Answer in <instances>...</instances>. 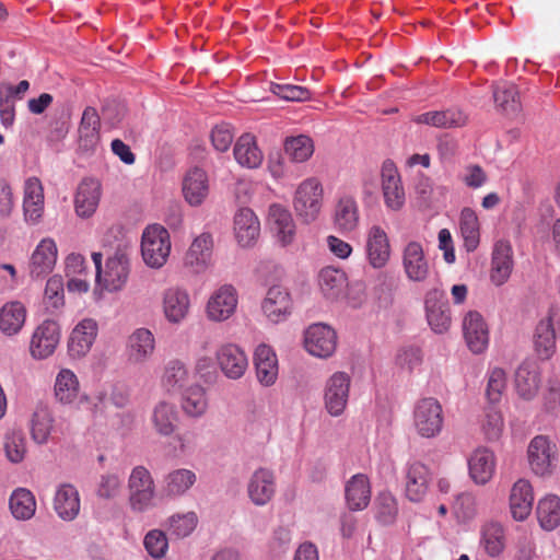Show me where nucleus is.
<instances>
[{
    "instance_id": "19",
    "label": "nucleus",
    "mask_w": 560,
    "mask_h": 560,
    "mask_svg": "<svg viewBox=\"0 0 560 560\" xmlns=\"http://www.w3.org/2000/svg\"><path fill=\"white\" fill-rule=\"evenodd\" d=\"M97 323L92 318L81 320L72 330L69 341L68 350L71 357H84L93 346L97 336Z\"/></svg>"
},
{
    "instance_id": "2",
    "label": "nucleus",
    "mask_w": 560,
    "mask_h": 560,
    "mask_svg": "<svg viewBox=\"0 0 560 560\" xmlns=\"http://www.w3.org/2000/svg\"><path fill=\"white\" fill-rule=\"evenodd\" d=\"M171 252L170 234L159 225L148 226L142 234L141 253L144 262L151 268H161Z\"/></svg>"
},
{
    "instance_id": "29",
    "label": "nucleus",
    "mask_w": 560,
    "mask_h": 560,
    "mask_svg": "<svg viewBox=\"0 0 560 560\" xmlns=\"http://www.w3.org/2000/svg\"><path fill=\"white\" fill-rule=\"evenodd\" d=\"M268 223L278 240L287 245L292 242L295 225L288 209L280 205H271L268 213Z\"/></svg>"
},
{
    "instance_id": "45",
    "label": "nucleus",
    "mask_w": 560,
    "mask_h": 560,
    "mask_svg": "<svg viewBox=\"0 0 560 560\" xmlns=\"http://www.w3.org/2000/svg\"><path fill=\"white\" fill-rule=\"evenodd\" d=\"M129 357L136 362H141L152 354L154 350V337L149 329L139 328L129 337Z\"/></svg>"
},
{
    "instance_id": "37",
    "label": "nucleus",
    "mask_w": 560,
    "mask_h": 560,
    "mask_svg": "<svg viewBox=\"0 0 560 560\" xmlns=\"http://www.w3.org/2000/svg\"><path fill=\"white\" fill-rule=\"evenodd\" d=\"M359 222L358 206L351 197L340 198L334 214L335 228L341 233L355 230Z\"/></svg>"
},
{
    "instance_id": "22",
    "label": "nucleus",
    "mask_w": 560,
    "mask_h": 560,
    "mask_svg": "<svg viewBox=\"0 0 560 560\" xmlns=\"http://www.w3.org/2000/svg\"><path fill=\"white\" fill-rule=\"evenodd\" d=\"M292 302L289 292L280 285L269 288L261 304L264 314L272 322L279 323L291 313Z\"/></svg>"
},
{
    "instance_id": "63",
    "label": "nucleus",
    "mask_w": 560,
    "mask_h": 560,
    "mask_svg": "<svg viewBox=\"0 0 560 560\" xmlns=\"http://www.w3.org/2000/svg\"><path fill=\"white\" fill-rule=\"evenodd\" d=\"M488 180L486 171L477 164L467 165L462 174V182L469 188L478 189Z\"/></svg>"
},
{
    "instance_id": "43",
    "label": "nucleus",
    "mask_w": 560,
    "mask_h": 560,
    "mask_svg": "<svg viewBox=\"0 0 560 560\" xmlns=\"http://www.w3.org/2000/svg\"><path fill=\"white\" fill-rule=\"evenodd\" d=\"M537 518L546 530H552L560 525V498L547 495L539 500L537 505Z\"/></svg>"
},
{
    "instance_id": "33",
    "label": "nucleus",
    "mask_w": 560,
    "mask_h": 560,
    "mask_svg": "<svg viewBox=\"0 0 560 560\" xmlns=\"http://www.w3.org/2000/svg\"><path fill=\"white\" fill-rule=\"evenodd\" d=\"M444 424L443 409L435 398L422 399V438H434Z\"/></svg>"
},
{
    "instance_id": "56",
    "label": "nucleus",
    "mask_w": 560,
    "mask_h": 560,
    "mask_svg": "<svg viewBox=\"0 0 560 560\" xmlns=\"http://www.w3.org/2000/svg\"><path fill=\"white\" fill-rule=\"evenodd\" d=\"M271 92L278 97L290 102H304L311 98V91L304 86L273 83Z\"/></svg>"
},
{
    "instance_id": "47",
    "label": "nucleus",
    "mask_w": 560,
    "mask_h": 560,
    "mask_svg": "<svg viewBox=\"0 0 560 560\" xmlns=\"http://www.w3.org/2000/svg\"><path fill=\"white\" fill-rule=\"evenodd\" d=\"M466 122L467 116L459 109H447L422 114V124H428L438 128L462 127Z\"/></svg>"
},
{
    "instance_id": "5",
    "label": "nucleus",
    "mask_w": 560,
    "mask_h": 560,
    "mask_svg": "<svg viewBox=\"0 0 560 560\" xmlns=\"http://www.w3.org/2000/svg\"><path fill=\"white\" fill-rule=\"evenodd\" d=\"M351 385V377L346 372H335L326 382L324 390V405L331 417L343 413Z\"/></svg>"
},
{
    "instance_id": "23",
    "label": "nucleus",
    "mask_w": 560,
    "mask_h": 560,
    "mask_svg": "<svg viewBox=\"0 0 560 560\" xmlns=\"http://www.w3.org/2000/svg\"><path fill=\"white\" fill-rule=\"evenodd\" d=\"M183 195L192 207L200 206L209 192L207 173L199 167L190 168L183 178Z\"/></svg>"
},
{
    "instance_id": "15",
    "label": "nucleus",
    "mask_w": 560,
    "mask_h": 560,
    "mask_svg": "<svg viewBox=\"0 0 560 560\" xmlns=\"http://www.w3.org/2000/svg\"><path fill=\"white\" fill-rule=\"evenodd\" d=\"M217 361L222 373L231 380L241 378L248 366L245 352L234 343L222 345L217 351Z\"/></svg>"
},
{
    "instance_id": "39",
    "label": "nucleus",
    "mask_w": 560,
    "mask_h": 560,
    "mask_svg": "<svg viewBox=\"0 0 560 560\" xmlns=\"http://www.w3.org/2000/svg\"><path fill=\"white\" fill-rule=\"evenodd\" d=\"M480 545L488 556L498 557L505 548V532L498 522H489L481 528Z\"/></svg>"
},
{
    "instance_id": "31",
    "label": "nucleus",
    "mask_w": 560,
    "mask_h": 560,
    "mask_svg": "<svg viewBox=\"0 0 560 560\" xmlns=\"http://www.w3.org/2000/svg\"><path fill=\"white\" fill-rule=\"evenodd\" d=\"M212 237L208 233H202L194 240L188 252L185 255V265L190 267L194 272L203 271L211 256Z\"/></svg>"
},
{
    "instance_id": "26",
    "label": "nucleus",
    "mask_w": 560,
    "mask_h": 560,
    "mask_svg": "<svg viewBox=\"0 0 560 560\" xmlns=\"http://www.w3.org/2000/svg\"><path fill=\"white\" fill-rule=\"evenodd\" d=\"M469 475L478 485H486L495 470L494 454L486 448L479 447L472 452L468 459Z\"/></svg>"
},
{
    "instance_id": "10",
    "label": "nucleus",
    "mask_w": 560,
    "mask_h": 560,
    "mask_svg": "<svg viewBox=\"0 0 560 560\" xmlns=\"http://www.w3.org/2000/svg\"><path fill=\"white\" fill-rule=\"evenodd\" d=\"M129 276V259L127 255L117 248L114 256L108 257L105 264V270L102 271L101 280H96L107 291H118L127 282Z\"/></svg>"
},
{
    "instance_id": "44",
    "label": "nucleus",
    "mask_w": 560,
    "mask_h": 560,
    "mask_svg": "<svg viewBox=\"0 0 560 560\" xmlns=\"http://www.w3.org/2000/svg\"><path fill=\"white\" fill-rule=\"evenodd\" d=\"M283 148L285 156L294 163H303L314 153V142L306 135L285 138Z\"/></svg>"
},
{
    "instance_id": "16",
    "label": "nucleus",
    "mask_w": 560,
    "mask_h": 560,
    "mask_svg": "<svg viewBox=\"0 0 560 560\" xmlns=\"http://www.w3.org/2000/svg\"><path fill=\"white\" fill-rule=\"evenodd\" d=\"M250 501L264 506L271 501L276 492V478L271 470L260 467L250 476L247 485Z\"/></svg>"
},
{
    "instance_id": "30",
    "label": "nucleus",
    "mask_w": 560,
    "mask_h": 560,
    "mask_svg": "<svg viewBox=\"0 0 560 560\" xmlns=\"http://www.w3.org/2000/svg\"><path fill=\"white\" fill-rule=\"evenodd\" d=\"M346 500L351 511L364 510L371 500V487L365 475H354L346 485Z\"/></svg>"
},
{
    "instance_id": "1",
    "label": "nucleus",
    "mask_w": 560,
    "mask_h": 560,
    "mask_svg": "<svg viewBox=\"0 0 560 560\" xmlns=\"http://www.w3.org/2000/svg\"><path fill=\"white\" fill-rule=\"evenodd\" d=\"M127 487L128 504L133 513H144L155 505L156 486L147 467L142 465L133 467Z\"/></svg>"
},
{
    "instance_id": "25",
    "label": "nucleus",
    "mask_w": 560,
    "mask_h": 560,
    "mask_svg": "<svg viewBox=\"0 0 560 560\" xmlns=\"http://www.w3.org/2000/svg\"><path fill=\"white\" fill-rule=\"evenodd\" d=\"M234 233L243 247L252 246L256 242L260 233V223L252 209L241 208L235 213Z\"/></svg>"
},
{
    "instance_id": "11",
    "label": "nucleus",
    "mask_w": 560,
    "mask_h": 560,
    "mask_svg": "<svg viewBox=\"0 0 560 560\" xmlns=\"http://www.w3.org/2000/svg\"><path fill=\"white\" fill-rule=\"evenodd\" d=\"M463 331L471 352L482 353L489 343L488 325L477 311H469L463 319Z\"/></svg>"
},
{
    "instance_id": "34",
    "label": "nucleus",
    "mask_w": 560,
    "mask_h": 560,
    "mask_svg": "<svg viewBox=\"0 0 560 560\" xmlns=\"http://www.w3.org/2000/svg\"><path fill=\"white\" fill-rule=\"evenodd\" d=\"M196 474L186 468H178L170 471L164 477L163 493L168 498L184 495L196 482Z\"/></svg>"
},
{
    "instance_id": "41",
    "label": "nucleus",
    "mask_w": 560,
    "mask_h": 560,
    "mask_svg": "<svg viewBox=\"0 0 560 560\" xmlns=\"http://www.w3.org/2000/svg\"><path fill=\"white\" fill-rule=\"evenodd\" d=\"M178 412L173 404L160 401L153 409L152 422L156 432L161 435H171L176 428Z\"/></svg>"
},
{
    "instance_id": "20",
    "label": "nucleus",
    "mask_w": 560,
    "mask_h": 560,
    "mask_svg": "<svg viewBox=\"0 0 560 560\" xmlns=\"http://www.w3.org/2000/svg\"><path fill=\"white\" fill-rule=\"evenodd\" d=\"M57 245L50 237L43 238L31 257L30 275L32 278H42L54 269L57 261Z\"/></svg>"
},
{
    "instance_id": "57",
    "label": "nucleus",
    "mask_w": 560,
    "mask_h": 560,
    "mask_svg": "<svg viewBox=\"0 0 560 560\" xmlns=\"http://www.w3.org/2000/svg\"><path fill=\"white\" fill-rule=\"evenodd\" d=\"M420 478V462L413 460L406 467L405 474V493L411 502L420 501V488L418 479Z\"/></svg>"
},
{
    "instance_id": "28",
    "label": "nucleus",
    "mask_w": 560,
    "mask_h": 560,
    "mask_svg": "<svg viewBox=\"0 0 560 560\" xmlns=\"http://www.w3.org/2000/svg\"><path fill=\"white\" fill-rule=\"evenodd\" d=\"M54 509L61 520H74L80 512V498L77 488L70 483L61 485L54 498Z\"/></svg>"
},
{
    "instance_id": "54",
    "label": "nucleus",
    "mask_w": 560,
    "mask_h": 560,
    "mask_svg": "<svg viewBox=\"0 0 560 560\" xmlns=\"http://www.w3.org/2000/svg\"><path fill=\"white\" fill-rule=\"evenodd\" d=\"M187 375L184 363L178 360L171 361L165 368L163 384L170 392L182 388L187 380Z\"/></svg>"
},
{
    "instance_id": "60",
    "label": "nucleus",
    "mask_w": 560,
    "mask_h": 560,
    "mask_svg": "<svg viewBox=\"0 0 560 560\" xmlns=\"http://www.w3.org/2000/svg\"><path fill=\"white\" fill-rule=\"evenodd\" d=\"M211 142L213 148L219 152H225L230 149L234 136L232 133L231 127L228 124L217 125L211 130Z\"/></svg>"
},
{
    "instance_id": "62",
    "label": "nucleus",
    "mask_w": 560,
    "mask_h": 560,
    "mask_svg": "<svg viewBox=\"0 0 560 560\" xmlns=\"http://www.w3.org/2000/svg\"><path fill=\"white\" fill-rule=\"evenodd\" d=\"M121 487L120 478L115 474H106L101 476L97 488V495L102 499L109 500L118 495Z\"/></svg>"
},
{
    "instance_id": "48",
    "label": "nucleus",
    "mask_w": 560,
    "mask_h": 560,
    "mask_svg": "<svg viewBox=\"0 0 560 560\" xmlns=\"http://www.w3.org/2000/svg\"><path fill=\"white\" fill-rule=\"evenodd\" d=\"M208 407L205 389L199 385L188 387L183 394L182 408L184 412L194 418L201 417Z\"/></svg>"
},
{
    "instance_id": "49",
    "label": "nucleus",
    "mask_w": 560,
    "mask_h": 560,
    "mask_svg": "<svg viewBox=\"0 0 560 560\" xmlns=\"http://www.w3.org/2000/svg\"><path fill=\"white\" fill-rule=\"evenodd\" d=\"M495 105L506 113H516L520 108L518 91L513 83H499L493 89Z\"/></svg>"
},
{
    "instance_id": "14",
    "label": "nucleus",
    "mask_w": 560,
    "mask_h": 560,
    "mask_svg": "<svg viewBox=\"0 0 560 560\" xmlns=\"http://www.w3.org/2000/svg\"><path fill=\"white\" fill-rule=\"evenodd\" d=\"M513 267L514 260L511 244L508 241H498L494 244L491 256V282L497 287L503 285L510 279Z\"/></svg>"
},
{
    "instance_id": "18",
    "label": "nucleus",
    "mask_w": 560,
    "mask_h": 560,
    "mask_svg": "<svg viewBox=\"0 0 560 560\" xmlns=\"http://www.w3.org/2000/svg\"><path fill=\"white\" fill-rule=\"evenodd\" d=\"M369 264L380 269L386 266L390 257V245L386 232L378 225H373L366 237L365 245Z\"/></svg>"
},
{
    "instance_id": "55",
    "label": "nucleus",
    "mask_w": 560,
    "mask_h": 560,
    "mask_svg": "<svg viewBox=\"0 0 560 560\" xmlns=\"http://www.w3.org/2000/svg\"><path fill=\"white\" fill-rule=\"evenodd\" d=\"M4 451L8 459L12 463H20L26 453L25 438L22 432L13 431L5 435Z\"/></svg>"
},
{
    "instance_id": "7",
    "label": "nucleus",
    "mask_w": 560,
    "mask_h": 560,
    "mask_svg": "<svg viewBox=\"0 0 560 560\" xmlns=\"http://www.w3.org/2000/svg\"><path fill=\"white\" fill-rule=\"evenodd\" d=\"M306 351L317 358H329L337 347L336 331L325 324H313L304 334Z\"/></svg>"
},
{
    "instance_id": "46",
    "label": "nucleus",
    "mask_w": 560,
    "mask_h": 560,
    "mask_svg": "<svg viewBox=\"0 0 560 560\" xmlns=\"http://www.w3.org/2000/svg\"><path fill=\"white\" fill-rule=\"evenodd\" d=\"M79 394V382L75 374L67 369L61 370L55 383V396L61 404H72Z\"/></svg>"
},
{
    "instance_id": "13",
    "label": "nucleus",
    "mask_w": 560,
    "mask_h": 560,
    "mask_svg": "<svg viewBox=\"0 0 560 560\" xmlns=\"http://www.w3.org/2000/svg\"><path fill=\"white\" fill-rule=\"evenodd\" d=\"M102 186L94 178H84L80 182L74 195V210L82 219L91 218L100 203Z\"/></svg>"
},
{
    "instance_id": "35",
    "label": "nucleus",
    "mask_w": 560,
    "mask_h": 560,
    "mask_svg": "<svg viewBox=\"0 0 560 560\" xmlns=\"http://www.w3.org/2000/svg\"><path fill=\"white\" fill-rule=\"evenodd\" d=\"M25 318L26 308L21 302H8L0 308V330L5 336H14L22 329Z\"/></svg>"
},
{
    "instance_id": "24",
    "label": "nucleus",
    "mask_w": 560,
    "mask_h": 560,
    "mask_svg": "<svg viewBox=\"0 0 560 560\" xmlns=\"http://www.w3.org/2000/svg\"><path fill=\"white\" fill-rule=\"evenodd\" d=\"M254 365L257 380L261 385L270 386L276 382L278 376V359L270 346L261 343L255 349Z\"/></svg>"
},
{
    "instance_id": "6",
    "label": "nucleus",
    "mask_w": 560,
    "mask_h": 560,
    "mask_svg": "<svg viewBox=\"0 0 560 560\" xmlns=\"http://www.w3.org/2000/svg\"><path fill=\"white\" fill-rule=\"evenodd\" d=\"M557 330H560V310L550 308L537 324L534 335L535 351L540 359L548 360L553 355Z\"/></svg>"
},
{
    "instance_id": "8",
    "label": "nucleus",
    "mask_w": 560,
    "mask_h": 560,
    "mask_svg": "<svg viewBox=\"0 0 560 560\" xmlns=\"http://www.w3.org/2000/svg\"><path fill=\"white\" fill-rule=\"evenodd\" d=\"M425 311L428 324L434 332L443 334L450 328V305L443 291L434 289L427 293Z\"/></svg>"
},
{
    "instance_id": "9",
    "label": "nucleus",
    "mask_w": 560,
    "mask_h": 560,
    "mask_svg": "<svg viewBox=\"0 0 560 560\" xmlns=\"http://www.w3.org/2000/svg\"><path fill=\"white\" fill-rule=\"evenodd\" d=\"M60 329L57 322L44 320L34 331L31 339V354L35 359H45L51 355L59 343Z\"/></svg>"
},
{
    "instance_id": "36",
    "label": "nucleus",
    "mask_w": 560,
    "mask_h": 560,
    "mask_svg": "<svg viewBox=\"0 0 560 560\" xmlns=\"http://www.w3.org/2000/svg\"><path fill=\"white\" fill-rule=\"evenodd\" d=\"M539 373L535 363H522L515 373L516 390L525 399L533 398L539 388Z\"/></svg>"
},
{
    "instance_id": "61",
    "label": "nucleus",
    "mask_w": 560,
    "mask_h": 560,
    "mask_svg": "<svg viewBox=\"0 0 560 560\" xmlns=\"http://www.w3.org/2000/svg\"><path fill=\"white\" fill-rule=\"evenodd\" d=\"M45 298L54 308L63 305V280L60 276H52L47 280Z\"/></svg>"
},
{
    "instance_id": "12",
    "label": "nucleus",
    "mask_w": 560,
    "mask_h": 560,
    "mask_svg": "<svg viewBox=\"0 0 560 560\" xmlns=\"http://www.w3.org/2000/svg\"><path fill=\"white\" fill-rule=\"evenodd\" d=\"M381 177L385 205L392 210L400 209L405 202V191L398 170L392 160L383 162Z\"/></svg>"
},
{
    "instance_id": "38",
    "label": "nucleus",
    "mask_w": 560,
    "mask_h": 560,
    "mask_svg": "<svg viewBox=\"0 0 560 560\" xmlns=\"http://www.w3.org/2000/svg\"><path fill=\"white\" fill-rule=\"evenodd\" d=\"M9 508L16 520L27 521L36 511L35 497L28 489L18 488L10 495Z\"/></svg>"
},
{
    "instance_id": "58",
    "label": "nucleus",
    "mask_w": 560,
    "mask_h": 560,
    "mask_svg": "<svg viewBox=\"0 0 560 560\" xmlns=\"http://www.w3.org/2000/svg\"><path fill=\"white\" fill-rule=\"evenodd\" d=\"M143 544L148 553L155 559L162 558L168 547L166 535L159 529L150 530L145 535Z\"/></svg>"
},
{
    "instance_id": "27",
    "label": "nucleus",
    "mask_w": 560,
    "mask_h": 560,
    "mask_svg": "<svg viewBox=\"0 0 560 560\" xmlns=\"http://www.w3.org/2000/svg\"><path fill=\"white\" fill-rule=\"evenodd\" d=\"M534 494L527 480H517L511 490L510 509L515 521H524L533 509Z\"/></svg>"
},
{
    "instance_id": "59",
    "label": "nucleus",
    "mask_w": 560,
    "mask_h": 560,
    "mask_svg": "<svg viewBox=\"0 0 560 560\" xmlns=\"http://www.w3.org/2000/svg\"><path fill=\"white\" fill-rule=\"evenodd\" d=\"M506 386L505 372L500 368L491 370L487 385V397L491 402L500 400L501 395Z\"/></svg>"
},
{
    "instance_id": "40",
    "label": "nucleus",
    "mask_w": 560,
    "mask_h": 560,
    "mask_svg": "<svg viewBox=\"0 0 560 560\" xmlns=\"http://www.w3.org/2000/svg\"><path fill=\"white\" fill-rule=\"evenodd\" d=\"M459 229L466 250H476L480 242V230L478 217L472 209L464 208L462 210L459 217Z\"/></svg>"
},
{
    "instance_id": "51",
    "label": "nucleus",
    "mask_w": 560,
    "mask_h": 560,
    "mask_svg": "<svg viewBox=\"0 0 560 560\" xmlns=\"http://www.w3.org/2000/svg\"><path fill=\"white\" fill-rule=\"evenodd\" d=\"M52 429V418L47 409H39L34 412L31 423L32 439L37 444L48 441Z\"/></svg>"
},
{
    "instance_id": "53",
    "label": "nucleus",
    "mask_w": 560,
    "mask_h": 560,
    "mask_svg": "<svg viewBox=\"0 0 560 560\" xmlns=\"http://www.w3.org/2000/svg\"><path fill=\"white\" fill-rule=\"evenodd\" d=\"M402 265L410 280H420V243L410 242L404 250Z\"/></svg>"
},
{
    "instance_id": "17",
    "label": "nucleus",
    "mask_w": 560,
    "mask_h": 560,
    "mask_svg": "<svg viewBox=\"0 0 560 560\" xmlns=\"http://www.w3.org/2000/svg\"><path fill=\"white\" fill-rule=\"evenodd\" d=\"M190 310V296L185 289L171 287L163 293V313L171 324H182Z\"/></svg>"
},
{
    "instance_id": "3",
    "label": "nucleus",
    "mask_w": 560,
    "mask_h": 560,
    "mask_svg": "<svg viewBox=\"0 0 560 560\" xmlns=\"http://www.w3.org/2000/svg\"><path fill=\"white\" fill-rule=\"evenodd\" d=\"M323 187L316 178L305 179L295 191L294 209L304 222L314 221L322 208Z\"/></svg>"
},
{
    "instance_id": "32",
    "label": "nucleus",
    "mask_w": 560,
    "mask_h": 560,
    "mask_svg": "<svg viewBox=\"0 0 560 560\" xmlns=\"http://www.w3.org/2000/svg\"><path fill=\"white\" fill-rule=\"evenodd\" d=\"M236 162L248 168H256L262 162V153L257 147L255 137L249 133L242 135L233 149Z\"/></svg>"
},
{
    "instance_id": "42",
    "label": "nucleus",
    "mask_w": 560,
    "mask_h": 560,
    "mask_svg": "<svg viewBox=\"0 0 560 560\" xmlns=\"http://www.w3.org/2000/svg\"><path fill=\"white\" fill-rule=\"evenodd\" d=\"M319 285L328 299H337L347 287V276L342 270L325 267L319 272Z\"/></svg>"
},
{
    "instance_id": "21",
    "label": "nucleus",
    "mask_w": 560,
    "mask_h": 560,
    "mask_svg": "<svg viewBox=\"0 0 560 560\" xmlns=\"http://www.w3.org/2000/svg\"><path fill=\"white\" fill-rule=\"evenodd\" d=\"M236 305V290L232 285L225 284L208 301V317L215 322L225 320L235 312Z\"/></svg>"
},
{
    "instance_id": "4",
    "label": "nucleus",
    "mask_w": 560,
    "mask_h": 560,
    "mask_svg": "<svg viewBox=\"0 0 560 560\" xmlns=\"http://www.w3.org/2000/svg\"><path fill=\"white\" fill-rule=\"evenodd\" d=\"M528 462L534 474L551 475L558 462L556 444L544 435L535 436L528 445Z\"/></svg>"
},
{
    "instance_id": "64",
    "label": "nucleus",
    "mask_w": 560,
    "mask_h": 560,
    "mask_svg": "<svg viewBox=\"0 0 560 560\" xmlns=\"http://www.w3.org/2000/svg\"><path fill=\"white\" fill-rule=\"evenodd\" d=\"M482 428L489 440H497L503 429V419L501 413L494 408H489L486 412V419L482 423Z\"/></svg>"
},
{
    "instance_id": "52",
    "label": "nucleus",
    "mask_w": 560,
    "mask_h": 560,
    "mask_svg": "<svg viewBox=\"0 0 560 560\" xmlns=\"http://www.w3.org/2000/svg\"><path fill=\"white\" fill-rule=\"evenodd\" d=\"M198 517L195 512L174 514L168 518V530L177 538L189 536L196 528Z\"/></svg>"
},
{
    "instance_id": "50",
    "label": "nucleus",
    "mask_w": 560,
    "mask_h": 560,
    "mask_svg": "<svg viewBox=\"0 0 560 560\" xmlns=\"http://www.w3.org/2000/svg\"><path fill=\"white\" fill-rule=\"evenodd\" d=\"M375 518L383 525L393 524L396 520L398 508L394 495L388 491H382L375 498Z\"/></svg>"
}]
</instances>
